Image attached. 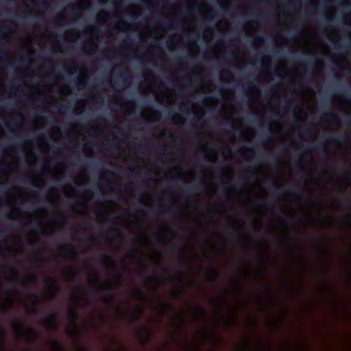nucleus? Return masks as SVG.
<instances>
[{"label": "nucleus", "mask_w": 351, "mask_h": 351, "mask_svg": "<svg viewBox=\"0 0 351 351\" xmlns=\"http://www.w3.org/2000/svg\"><path fill=\"white\" fill-rule=\"evenodd\" d=\"M250 178V177L247 176H241L239 180H237L238 184H243L246 180H247Z\"/></svg>", "instance_id": "nucleus-23"}, {"label": "nucleus", "mask_w": 351, "mask_h": 351, "mask_svg": "<svg viewBox=\"0 0 351 351\" xmlns=\"http://www.w3.org/2000/svg\"><path fill=\"white\" fill-rule=\"evenodd\" d=\"M101 262L104 264V265L106 267L114 268L116 266L115 261L109 256L104 255L101 257Z\"/></svg>", "instance_id": "nucleus-4"}, {"label": "nucleus", "mask_w": 351, "mask_h": 351, "mask_svg": "<svg viewBox=\"0 0 351 351\" xmlns=\"http://www.w3.org/2000/svg\"><path fill=\"white\" fill-rule=\"evenodd\" d=\"M314 128H315V125L313 124H311L308 128H300V131H301L302 134H304L306 131H312L313 129H314Z\"/></svg>", "instance_id": "nucleus-21"}, {"label": "nucleus", "mask_w": 351, "mask_h": 351, "mask_svg": "<svg viewBox=\"0 0 351 351\" xmlns=\"http://www.w3.org/2000/svg\"><path fill=\"white\" fill-rule=\"evenodd\" d=\"M95 289H96V291H104V290H108V291L111 290L110 287L104 286L101 285L97 286Z\"/></svg>", "instance_id": "nucleus-18"}, {"label": "nucleus", "mask_w": 351, "mask_h": 351, "mask_svg": "<svg viewBox=\"0 0 351 351\" xmlns=\"http://www.w3.org/2000/svg\"><path fill=\"white\" fill-rule=\"evenodd\" d=\"M113 231H114V232L117 235H119H119H121V233H120V232H119V229H118V228H114V229H113Z\"/></svg>", "instance_id": "nucleus-50"}, {"label": "nucleus", "mask_w": 351, "mask_h": 351, "mask_svg": "<svg viewBox=\"0 0 351 351\" xmlns=\"http://www.w3.org/2000/svg\"><path fill=\"white\" fill-rule=\"evenodd\" d=\"M77 253L74 250H70L67 254H65V256L69 259L73 260L76 258Z\"/></svg>", "instance_id": "nucleus-13"}, {"label": "nucleus", "mask_w": 351, "mask_h": 351, "mask_svg": "<svg viewBox=\"0 0 351 351\" xmlns=\"http://www.w3.org/2000/svg\"><path fill=\"white\" fill-rule=\"evenodd\" d=\"M48 171H49V168H48L47 166H43V167H42V172H43V173H45H45H48Z\"/></svg>", "instance_id": "nucleus-43"}, {"label": "nucleus", "mask_w": 351, "mask_h": 351, "mask_svg": "<svg viewBox=\"0 0 351 351\" xmlns=\"http://www.w3.org/2000/svg\"><path fill=\"white\" fill-rule=\"evenodd\" d=\"M143 332H145V334H146V335L147 337V339H150L151 338V333H150V332L147 328H143Z\"/></svg>", "instance_id": "nucleus-38"}, {"label": "nucleus", "mask_w": 351, "mask_h": 351, "mask_svg": "<svg viewBox=\"0 0 351 351\" xmlns=\"http://www.w3.org/2000/svg\"><path fill=\"white\" fill-rule=\"evenodd\" d=\"M258 158L261 159L262 160H266V157H265L262 154L258 156Z\"/></svg>", "instance_id": "nucleus-54"}, {"label": "nucleus", "mask_w": 351, "mask_h": 351, "mask_svg": "<svg viewBox=\"0 0 351 351\" xmlns=\"http://www.w3.org/2000/svg\"><path fill=\"white\" fill-rule=\"evenodd\" d=\"M324 146V143H319L315 147L314 149H319Z\"/></svg>", "instance_id": "nucleus-45"}, {"label": "nucleus", "mask_w": 351, "mask_h": 351, "mask_svg": "<svg viewBox=\"0 0 351 351\" xmlns=\"http://www.w3.org/2000/svg\"><path fill=\"white\" fill-rule=\"evenodd\" d=\"M147 267L144 263L141 264V273L142 274H147Z\"/></svg>", "instance_id": "nucleus-30"}, {"label": "nucleus", "mask_w": 351, "mask_h": 351, "mask_svg": "<svg viewBox=\"0 0 351 351\" xmlns=\"http://www.w3.org/2000/svg\"><path fill=\"white\" fill-rule=\"evenodd\" d=\"M81 112H82V110L81 109H78V108L75 109V113L76 114H80Z\"/></svg>", "instance_id": "nucleus-57"}, {"label": "nucleus", "mask_w": 351, "mask_h": 351, "mask_svg": "<svg viewBox=\"0 0 351 351\" xmlns=\"http://www.w3.org/2000/svg\"><path fill=\"white\" fill-rule=\"evenodd\" d=\"M285 108L286 110H289L291 108V107L293 106V102L291 99H288V100L285 101Z\"/></svg>", "instance_id": "nucleus-22"}, {"label": "nucleus", "mask_w": 351, "mask_h": 351, "mask_svg": "<svg viewBox=\"0 0 351 351\" xmlns=\"http://www.w3.org/2000/svg\"><path fill=\"white\" fill-rule=\"evenodd\" d=\"M261 206L262 207H264V208H267V204L266 202H263L262 204H261Z\"/></svg>", "instance_id": "nucleus-61"}, {"label": "nucleus", "mask_w": 351, "mask_h": 351, "mask_svg": "<svg viewBox=\"0 0 351 351\" xmlns=\"http://www.w3.org/2000/svg\"><path fill=\"white\" fill-rule=\"evenodd\" d=\"M272 100H274V101L275 103H279L280 102V97H279V95H275L273 98H272Z\"/></svg>", "instance_id": "nucleus-37"}, {"label": "nucleus", "mask_w": 351, "mask_h": 351, "mask_svg": "<svg viewBox=\"0 0 351 351\" xmlns=\"http://www.w3.org/2000/svg\"><path fill=\"white\" fill-rule=\"evenodd\" d=\"M224 151L230 153V148L229 147H227L226 148L223 149Z\"/></svg>", "instance_id": "nucleus-58"}, {"label": "nucleus", "mask_w": 351, "mask_h": 351, "mask_svg": "<svg viewBox=\"0 0 351 351\" xmlns=\"http://www.w3.org/2000/svg\"><path fill=\"white\" fill-rule=\"evenodd\" d=\"M303 191V189L298 185L293 186L291 189L289 190H286L284 193L287 195H291L294 196L298 195L300 193Z\"/></svg>", "instance_id": "nucleus-6"}, {"label": "nucleus", "mask_w": 351, "mask_h": 351, "mask_svg": "<svg viewBox=\"0 0 351 351\" xmlns=\"http://www.w3.org/2000/svg\"><path fill=\"white\" fill-rule=\"evenodd\" d=\"M324 16H325L326 19L328 21H332L334 20V16H330V15H328L327 14H325Z\"/></svg>", "instance_id": "nucleus-36"}, {"label": "nucleus", "mask_w": 351, "mask_h": 351, "mask_svg": "<svg viewBox=\"0 0 351 351\" xmlns=\"http://www.w3.org/2000/svg\"><path fill=\"white\" fill-rule=\"evenodd\" d=\"M86 193L88 194V195H92L93 194V191H90V190H88L86 191Z\"/></svg>", "instance_id": "nucleus-63"}, {"label": "nucleus", "mask_w": 351, "mask_h": 351, "mask_svg": "<svg viewBox=\"0 0 351 351\" xmlns=\"http://www.w3.org/2000/svg\"><path fill=\"white\" fill-rule=\"evenodd\" d=\"M90 276L93 278H94L97 282H99V278L96 272L95 271H92L91 274H90Z\"/></svg>", "instance_id": "nucleus-32"}, {"label": "nucleus", "mask_w": 351, "mask_h": 351, "mask_svg": "<svg viewBox=\"0 0 351 351\" xmlns=\"http://www.w3.org/2000/svg\"><path fill=\"white\" fill-rule=\"evenodd\" d=\"M139 213L141 215H145V210L143 209H141Z\"/></svg>", "instance_id": "nucleus-59"}, {"label": "nucleus", "mask_w": 351, "mask_h": 351, "mask_svg": "<svg viewBox=\"0 0 351 351\" xmlns=\"http://www.w3.org/2000/svg\"><path fill=\"white\" fill-rule=\"evenodd\" d=\"M75 83L78 86H85L86 84V81L81 79V78H77L75 80Z\"/></svg>", "instance_id": "nucleus-24"}, {"label": "nucleus", "mask_w": 351, "mask_h": 351, "mask_svg": "<svg viewBox=\"0 0 351 351\" xmlns=\"http://www.w3.org/2000/svg\"><path fill=\"white\" fill-rule=\"evenodd\" d=\"M27 278L29 282H35L37 279V276L34 273H29L27 275Z\"/></svg>", "instance_id": "nucleus-19"}, {"label": "nucleus", "mask_w": 351, "mask_h": 351, "mask_svg": "<svg viewBox=\"0 0 351 351\" xmlns=\"http://www.w3.org/2000/svg\"><path fill=\"white\" fill-rule=\"evenodd\" d=\"M43 322L45 325L52 328H56L58 326L57 317L53 313L49 314L47 316H46Z\"/></svg>", "instance_id": "nucleus-3"}, {"label": "nucleus", "mask_w": 351, "mask_h": 351, "mask_svg": "<svg viewBox=\"0 0 351 351\" xmlns=\"http://www.w3.org/2000/svg\"><path fill=\"white\" fill-rule=\"evenodd\" d=\"M77 66L76 64H74L72 66L69 68H66V72L69 74H74L76 72Z\"/></svg>", "instance_id": "nucleus-20"}, {"label": "nucleus", "mask_w": 351, "mask_h": 351, "mask_svg": "<svg viewBox=\"0 0 351 351\" xmlns=\"http://www.w3.org/2000/svg\"><path fill=\"white\" fill-rule=\"evenodd\" d=\"M324 117L326 118H328V117H330L334 121H337L338 119H339L338 116L337 114H325Z\"/></svg>", "instance_id": "nucleus-26"}, {"label": "nucleus", "mask_w": 351, "mask_h": 351, "mask_svg": "<svg viewBox=\"0 0 351 351\" xmlns=\"http://www.w3.org/2000/svg\"><path fill=\"white\" fill-rule=\"evenodd\" d=\"M113 299H114V298L112 295H108L104 297V300L107 302L112 301Z\"/></svg>", "instance_id": "nucleus-31"}, {"label": "nucleus", "mask_w": 351, "mask_h": 351, "mask_svg": "<svg viewBox=\"0 0 351 351\" xmlns=\"http://www.w3.org/2000/svg\"><path fill=\"white\" fill-rule=\"evenodd\" d=\"M29 332L34 335V336L30 337L29 340L30 342L34 343L36 341V337H35V335L37 333L36 328L34 326L29 328Z\"/></svg>", "instance_id": "nucleus-9"}, {"label": "nucleus", "mask_w": 351, "mask_h": 351, "mask_svg": "<svg viewBox=\"0 0 351 351\" xmlns=\"http://www.w3.org/2000/svg\"><path fill=\"white\" fill-rule=\"evenodd\" d=\"M11 326L16 333L17 336L21 337L23 335L21 324L18 322L13 321L11 323Z\"/></svg>", "instance_id": "nucleus-7"}, {"label": "nucleus", "mask_w": 351, "mask_h": 351, "mask_svg": "<svg viewBox=\"0 0 351 351\" xmlns=\"http://www.w3.org/2000/svg\"><path fill=\"white\" fill-rule=\"evenodd\" d=\"M143 3H144L145 5H150L149 2H148V1H145V0H143Z\"/></svg>", "instance_id": "nucleus-62"}, {"label": "nucleus", "mask_w": 351, "mask_h": 351, "mask_svg": "<svg viewBox=\"0 0 351 351\" xmlns=\"http://www.w3.org/2000/svg\"><path fill=\"white\" fill-rule=\"evenodd\" d=\"M21 212V209L19 208H16L14 210H12L9 215H8V217H12V216L16 213H20Z\"/></svg>", "instance_id": "nucleus-34"}, {"label": "nucleus", "mask_w": 351, "mask_h": 351, "mask_svg": "<svg viewBox=\"0 0 351 351\" xmlns=\"http://www.w3.org/2000/svg\"><path fill=\"white\" fill-rule=\"evenodd\" d=\"M68 274L73 279L78 275V271L74 267H71L68 269Z\"/></svg>", "instance_id": "nucleus-11"}, {"label": "nucleus", "mask_w": 351, "mask_h": 351, "mask_svg": "<svg viewBox=\"0 0 351 351\" xmlns=\"http://www.w3.org/2000/svg\"><path fill=\"white\" fill-rule=\"evenodd\" d=\"M180 25V23L178 21H170L168 23H161L160 27L161 28H166L167 29H178Z\"/></svg>", "instance_id": "nucleus-5"}, {"label": "nucleus", "mask_w": 351, "mask_h": 351, "mask_svg": "<svg viewBox=\"0 0 351 351\" xmlns=\"http://www.w3.org/2000/svg\"><path fill=\"white\" fill-rule=\"evenodd\" d=\"M162 309H166L167 308H172V306L171 305H169V304H162Z\"/></svg>", "instance_id": "nucleus-48"}, {"label": "nucleus", "mask_w": 351, "mask_h": 351, "mask_svg": "<svg viewBox=\"0 0 351 351\" xmlns=\"http://www.w3.org/2000/svg\"><path fill=\"white\" fill-rule=\"evenodd\" d=\"M167 117L169 119H171L172 121H176L177 118V114L173 111H169L167 114Z\"/></svg>", "instance_id": "nucleus-17"}, {"label": "nucleus", "mask_w": 351, "mask_h": 351, "mask_svg": "<svg viewBox=\"0 0 351 351\" xmlns=\"http://www.w3.org/2000/svg\"><path fill=\"white\" fill-rule=\"evenodd\" d=\"M91 33L93 34L98 35L99 33H101V30L98 27H94L91 28Z\"/></svg>", "instance_id": "nucleus-28"}, {"label": "nucleus", "mask_w": 351, "mask_h": 351, "mask_svg": "<svg viewBox=\"0 0 351 351\" xmlns=\"http://www.w3.org/2000/svg\"><path fill=\"white\" fill-rule=\"evenodd\" d=\"M64 219H65V217L62 215H61L60 217H58V218L56 219V222H59L60 221H64Z\"/></svg>", "instance_id": "nucleus-41"}, {"label": "nucleus", "mask_w": 351, "mask_h": 351, "mask_svg": "<svg viewBox=\"0 0 351 351\" xmlns=\"http://www.w3.org/2000/svg\"><path fill=\"white\" fill-rule=\"evenodd\" d=\"M32 184L34 186H37V187H39L40 185L38 184V182H37V180H34L32 182Z\"/></svg>", "instance_id": "nucleus-46"}, {"label": "nucleus", "mask_w": 351, "mask_h": 351, "mask_svg": "<svg viewBox=\"0 0 351 351\" xmlns=\"http://www.w3.org/2000/svg\"><path fill=\"white\" fill-rule=\"evenodd\" d=\"M265 42V38L263 36H258L254 40V43L263 44Z\"/></svg>", "instance_id": "nucleus-27"}, {"label": "nucleus", "mask_w": 351, "mask_h": 351, "mask_svg": "<svg viewBox=\"0 0 351 351\" xmlns=\"http://www.w3.org/2000/svg\"><path fill=\"white\" fill-rule=\"evenodd\" d=\"M272 184L276 186V190L273 191L272 195L274 196H278L279 191L283 188L282 184H277L276 182L272 181Z\"/></svg>", "instance_id": "nucleus-10"}, {"label": "nucleus", "mask_w": 351, "mask_h": 351, "mask_svg": "<svg viewBox=\"0 0 351 351\" xmlns=\"http://www.w3.org/2000/svg\"><path fill=\"white\" fill-rule=\"evenodd\" d=\"M49 291L51 293V295H53L56 292V288L53 285H50Z\"/></svg>", "instance_id": "nucleus-29"}, {"label": "nucleus", "mask_w": 351, "mask_h": 351, "mask_svg": "<svg viewBox=\"0 0 351 351\" xmlns=\"http://www.w3.org/2000/svg\"><path fill=\"white\" fill-rule=\"evenodd\" d=\"M106 188L109 189L110 188V184H102L100 186V189L102 191H104Z\"/></svg>", "instance_id": "nucleus-40"}, {"label": "nucleus", "mask_w": 351, "mask_h": 351, "mask_svg": "<svg viewBox=\"0 0 351 351\" xmlns=\"http://www.w3.org/2000/svg\"><path fill=\"white\" fill-rule=\"evenodd\" d=\"M186 189L190 193H195L199 191V188L197 186H187Z\"/></svg>", "instance_id": "nucleus-15"}, {"label": "nucleus", "mask_w": 351, "mask_h": 351, "mask_svg": "<svg viewBox=\"0 0 351 351\" xmlns=\"http://www.w3.org/2000/svg\"><path fill=\"white\" fill-rule=\"evenodd\" d=\"M196 311L199 317H204L206 316V312L202 307L197 306Z\"/></svg>", "instance_id": "nucleus-16"}, {"label": "nucleus", "mask_w": 351, "mask_h": 351, "mask_svg": "<svg viewBox=\"0 0 351 351\" xmlns=\"http://www.w3.org/2000/svg\"><path fill=\"white\" fill-rule=\"evenodd\" d=\"M10 90H11V92H10L11 94H14V93L15 94V92L19 90V89L16 87H12Z\"/></svg>", "instance_id": "nucleus-47"}, {"label": "nucleus", "mask_w": 351, "mask_h": 351, "mask_svg": "<svg viewBox=\"0 0 351 351\" xmlns=\"http://www.w3.org/2000/svg\"><path fill=\"white\" fill-rule=\"evenodd\" d=\"M62 16H58L56 20V23H59L60 21H62Z\"/></svg>", "instance_id": "nucleus-56"}, {"label": "nucleus", "mask_w": 351, "mask_h": 351, "mask_svg": "<svg viewBox=\"0 0 351 351\" xmlns=\"http://www.w3.org/2000/svg\"><path fill=\"white\" fill-rule=\"evenodd\" d=\"M218 45H223L224 44V42L223 40H219L218 43H217Z\"/></svg>", "instance_id": "nucleus-64"}, {"label": "nucleus", "mask_w": 351, "mask_h": 351, "mask_svg": "<svg viewBox=\"0 0 351 351\" xmlns=\"http://www.w3.org/2000/svg\"><path fill=\"white\" fill-rule=\"evenodd\" d=\"M0 351H5L4 340L3 338H0Z\"/></svg>", "instance_id": "nucleus-33"}, {"label": "nucleus", "mask_w": 351, "mask_h": 351, "mask_svg": "<svg viewBox=\"0 0 351 351\" xmlns=\"http://www.w3.org/2000/svg\"><path fill=\"white\" fill-rule=\"evenodd\" d=\"M219 8H220V9H221L223 10L226 9L225 5L223 4H222V3L219 4Z\"/></svg>", "instance_id": "nucleus-55"}, {"label": "nucleus", "mask_w": 351, "mask_h": 351, "mask_svg": "<svg viewBox=\"0 0 351 351\" xmlns=\"http://www.w3.org/2000/svg\"><path fill=\"white\" fill-rule=\"evenodd\" d=\"M176 206L173 204H171L169 205H164L161 204L157 207V213L159 214H169L174 215L176 212L175 209Z\"/></svg>", "instance_id": "nucleus-2"}, {"label": "nucleus", "mask_w": 351, "mask_h": 351, "mask_svg": "<svg viewBox=\"0 0 351 351\" xmlns=\"http://www.w3.org/2000/svg\"><path fill=\"white\" fill-rule=\"evenodd\" d=\"M97 121L99 122V123H106V120L105 118L99 117L97 118Z\"/></svg>", "instance_id": "nucleus-44"}, {"label": "nucleus", "mask_w": 351, "mask_h": 351, "mask_svg": "<svg viewBox=\"0 0 351 351\" xmlns=\"http://www.w3.org/2000/svg\"><path fill=\"white\" fill-rule=\"evenodd\" d=\"M71 8L72 10H82L81 8H80V7H75V6H71Z\"/></svg>", "instance_id": "nucleus-53"}, {"label": "nucleus", "mask_w": 351, "mask_h": 351, "mask_svg": "<svg viewBox=\"0 0 351 351\" xmlns=\"http://www.w3.org/2000/svg\"><path fill=\"white\" fill-rule=\"evenodd\" d=\"M76 33L77 32L75 29H70L66 32V35L72 36Z\"/></svg>", "instance_id": "nucleus-35"}, {"label": "nucleus", "mask_w": 351, "mask_h": 351, "mask_svg": "<svg viewBox=\"0 0 351 351\" xmlns=\"http://www.w3.org/2000/svg\"><path fill=\"white\" fill-rule=\"evenodd\" d=\"M327 143L340 145L341 143V138L339 135L331 136L328 138Z\"/></svg>", "instance_id": "nucleus-8"}, {"label": "nucleus", "mask_w": 351, "mask_h": 351, "mask_svg": "<svg viewBox=\"0 0 351 351\" xmlns=\"http://www.w3.org/2000/svg\"><path fill=\"white\" fill-rule=\"evenodd\" d=\"M142 311L140 308L137 309V313L132 315L133 319L139 322L141 319Z\"/></svg>", "instance_id": "nucleus-12"}, {"label": "nucleus", "mask_w": 351, "mask_h": 351, "mask_svg": "<svg viewBox=\"0 0 351 351\" xmlns=\"http://www.w3.org/2000/svg\"><path fill=\"white\" fill-rule=\"evenodd\" d=\"M56 46L58 47V48H60L62 47V45L60 42L58 41L56 44Z\"/></svg>", "instance_id": "nucleus-52"}, {"label": "nucleus", "mask_w": 351, "mask_h": 351, "mask_svg": "<svg viewBox=\"0 0 351 351\" xmlns=\"http://www.w3.org/2000/svg\"><path fill=\"white\" fill-rule=\"evenodd\" d=\"M54 344L58 351H60L62 350V347L60 346V345L59 344V343L58 341H55Z\"/></svg>", "instance_id": "nucleus-42"}, {"label": "nucleus", "mask_w": 351, "mask_h": 351, "mask_svg": "<svg viewBox=\"0 0 351 351\" xmlns=\"http://www.w3.org/2000/svg\"><path fill=\"white\" fill-rule=\"evenodd\" d=\"M296 110H298V112H304L303 109L302 108H300V107H298L296 108Z\"/></svg>", "instance_id": "nucleus-60"}, {"label": "nucleus", "mask_w": 351, "mask_h": 351, "mask_svg": "<svg viewBox=\"0 0 351 351\" xmlns=\"http://www.w3.org/2000/svg\"><path fill=\"white\" fill-rule=\"evenodd\" d=\"M1 26L3 27H6L7 29H15L16 27V24L14 21H10L8 24V25H6L5 23H2Z\"/></svg>", "instance_id": "nucleus-14"}, {"label": "nucleus", "mask_w": 351, "mask_h": 351, "mask_svg": "<svg viewBox=\"0 0 351 351\" xmlns=\"http://www.w3.org/2000/svg\"><path fill=\"white\" fill-rule=\"evenodd\" d=\"M345 173H346V175H348V176H351V170H350V169H346V170H345Z\"/></svg>", "instance_id": "nucleus-51"}, {"label": "nucleus", "mask_w": 351, "mask_h": 351, "mask_svg": "<svg viewBox=\"0 0 351 351\" xmlns=\"http://www.w3.org/2000/svg\"><path fill=\"white\" fill-rule=\"evenodd\" d=\"M344 204L347 205H351V197L350 196H346L342 199Z\"/></svg>", "instance_id": "nucleus-25"}, {"label": "nucleus", "mask_w": 351, "mask_h": 351, "mask_svg": "<svg viewBox=\"0 0 351 351\" xmlns=\"http://www.w3.org/2000/svg\"><path fill=\"white\" fill-rule=\"evenodd\" d=\"M242 149L244 151V152H253V149L252 148H250V147H246V146H244Z\"/></svg>", "instance_id": "nucleus-39"}, {"label": "nucleus", "mask_w": 351, "mask_h": 351, "mask_svg": "<svg viewBox=\"0 0 351 351\" xmlns=\"http://www.w3.org/2000/svg\"><path fill=\"white\" fill-rule=\"evenodd\" d=\"M75 317L76 311L75 309H73L71 314L69 315V318L71 320V328L66 330L67 335L73 338H75L77 335V328L75 321Z\"/></svg>", "instance_id": "nucleus-1"}, {"label": "nucleus", "mask_w": 351, "mask_h": 351, "mask_svg": "<svg viewBox=\"0 0 351 351\" xmlns=\"http://www.w3.org/2000/svg\"><path fill=\"white\" fill-rule=\"evenodd\" d=\"M230 228L233 231L234 233L237 232L236 228L232 224L230 226Z\"/></svg>", "instance_id": "nucleus-49"}]
</instances>
